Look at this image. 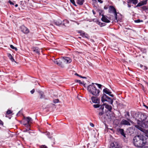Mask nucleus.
Returning <instances> with one entry per match:
<instances>
[{"label":"nucleus","instance_id":"4","mask_svg":"<svg viewBox=\"0 0 148 148\" xmlns=\"http://www.w3.org/2000/svg\"><path fill=\"white\" fill-rule=\"evenodd\" d=\"M94 84L92 83V84L89 85L87 87V90L90 92H100L99 89H97Z\"/></svg>","mask_w":148,"mask_h":148},{"label":"nucleus","instance_id":"8","mask_svg":"<svg viewBox=\"0 0 148 148\" xmlns=\"http://www.w3.org/2000/svg\"><path fill=\"white\" fill-rule=\"evenodd\" d=\"M21 31L25 34H27L29 32V30L27 28L23 25L21 26Z\"/></svg>","mask_w":148,"mask_h":148},{"label":"nucleus","instance_id":"13","mask_svg":"<svg viewBox=\"0 0 148 148\" xmlns=\"http://www.w3.org/2000/svg\"><path fill=\"white\" fill-rule=\"evenodd\" d=\"M116 9L112 5H110L109 8L108 12L110 13H112L113 14L116 12Z\"/></svg>","mask_w":148,"mask_h":148},{"label":"nucleus","instance_id":"5","mask_svg":"<svg viewBox=\"0 0 148 148\" xmlns=\"http://www.w3.org/2000/svg\"><path fill=\"white\" fill-rule=\"evenodd\" d=\"M111 99L110 97L107 96L106 95L104 94L101 97V100L102 102L107 101L109 102L111 104H112L113 103V100Z\"/></svg>","mask_w":148,"mask_h":148},{"label":"nucleus","instance_id":"51","mask_svg":"<svg viewBox=\"0 0 148 148\" xmlns=\"http://www.w3.org/2000/svg\"><path fill=\"white\" fill-rule=\"evenodd\" d=\"M127 115L128 116H130V114L129 113V112H127Z\"/></svg>","mask_w":148,"mask_h":148},{"label":"nucleus","instance_id":"1","mask_svg":"<svg viewBox=\"0 0 148 148\" xmlns=\"http://www.w3.org/2000/svg\"><path fill=\"white\" fill-rule=\"evenodd\" d=\"M138 125H136V127L139 130L142 131V128H148V116L144 113H140L138 114Z\"/></svg>","mask_w":148,"mask_h":148},{"label":"nucleus","instance_id":"29","mask_svg":"<svg viewBox=\"0 0 148 148\" xmlns=\"http://www.w3.org/2000/svg\"><path fill=\"white\" fill-rule=\"evenodd\" d=\"M70 2L71 3H72L75 6H77L76 5L75 2V0H70Z\"/></svg>","mask_w":148,"mask_h":148},{"label":"nucleus","instance_id":"2","mask_svg":"<svg viewBox=\"0 0 148 148\" xmlns=\"http://www.w3.org/2000/svg\"><path fill=\"white\" fill-rule=\"evenodd\" d=\"M147 139L143 136L139 135L136 136L133 138L134 145L138 147H141L147 143Z\"/></svg>","mask_w":148,"mask_h":148},{"label":"nucleus","instance_id":"42","mask_svg":"<svg viewBox=\"0 0 148 148\" xmlns=\"http://www.w3.org/2000/svg\"><path fill=\"white\" fill-rule=\"evenodd\" d=\"M30 129L29 128L25 130H24L23 131L24 132H28L29 130H30Z\"/></svg>","mask_w":148,"mask_h":148},{"label":"nucleus","instance_id":"12","mask_svg":"<svg viewBox=\"0 0 148 148\" xmlns=\"http://www.w3.org/2000/svg\"><path fill=\"white\" fill-rule=\"evenodd\" d=\"M130 122H131L132 121L131 120H129V121L125 120L123 119L122 120L121 122V124L122 125H130Z\"/></svg>","mask_w":148,"mask_h":148},{"label":"nucleus","instance_id":"34","mask_svg":"<svg viewBox=\"0 0 148 148\" xmlns=\"http://www.w3.org/2000/svg\"><path fill=\"white\" fill-rule=\"evenodd\" d=\"M12 113V111L10 110H8L7 111L6 113L8 114H9Z\"/></svg>","mask_w":148,"mask_h":148},{"label":"nucleus","instance_id":"21","mask_svg":"<svg viewBox=\"0 0 148 148\" xmlns=\"http://www.w3.org/2000/svg\"><path fill=\"white\" fill-rule=\"evenodd\" d=\"M8 56L12 62L15 61L14 59L11 54L8 53Z\"/></svg>","mask_w":148,"mask_h":148},{"label":"nucleus","instance_id":"11","mask_svg":"<svg viewBox=\"0 0 148 148\" xmlns=\"http://www.w3.org/2000/svg\"><path fill=\"white\" fill-rule=\"evenodd\" d=\"M92 102L95 103H99L100 102V99L97 97L92 96L91 98Z\"/></svg>","mask_w":148,"mask_h":148},{"label":"nucleus","instance_id":"19","mask_svg":"<svg viewBox=\"0 0 148 148\" xmlns=\"http://www.w3.org/2000/svg\"><path fill=\"white\" fill-rule=\"evenodd\" d=\"M54 24L57 25L59 26L62 24V21L60 19H58L54 22Z\"/></svg>","mask_w":148,"mask_h":148},{"label":"nucleus","instance_id":"62","mask_svg":"<svg viewBox=\"0 0 148 148\" xmlns=\"http://www.w3.org/2000/svg\"><path fill=\"white\" fill-rule=\"evenodd\" d=\"M141 148H148V147H145L144 148L142 147Z\"/></svg>","mask_w":148,"mask_h":148},{"label":"nucleus","instance_id":"15","mask_svg":"<svg viewBox=\"0 0 148 148\" xmlns=\"http://www.w3.org/2000/svg\"><path fill=\"white\" fill-rule=\"evenodd\" d=\"M110 148H119L118 145L116 142H114L111 144Z\"/></svg>","mask_w":148,"mask_h":148},{"label":"nucleus","instance_id":"53","mask_svg":"<svg viewBox=\"0 0 148 148\" xmlns=\"http://www.w3.org/2000/svg\"><path fill=\"white\" fill-rule=\"evenodd\" d=\"M81 78H84V79H86V77H83V76H82V77H81Z\"/></svg>","mask_w":148,"mask_h":148},{"label":"nucleus","instance_id":"28","mask_svg":"<svg viewBox=\"0 0 148 148\" xmlns=\"http://www.w3.org/2000/svg\"><path fill=\"white\" fill-rule=\"evenodd\" d=\"M98 24L101 26L102 27L105 26V24L103 23H101L100 22L98 23Z\"/></svg>","mask_w":148,"mask_h":148},{"label":"nucleus","instance_id":"52","mask_svg":"<svg viewBox=\"0 0 148 148\" xmlns=\"http://www.w3.org/2000/svg\"><path fill=\"white\" fill-rule=\"evenodd\" d=\"M125 29L128 30H131V29L129 28H125Z\"/></svg>","mask_w":148,"mask_h":148},{"label":"nucleus","instance_id":"27","mask_svg":"<svg viewBox=\"0 0 148 148\" xmlns=\"http://www.w3.org/2000/svg\"><path fill=\"white\" fill-rule=\"evenodd\" d=\"M10 47L12 49H14L15 51H17V49L16 47H14L13 45H10Z\"/></svg>","mask_w":148,"mask_h":148},{"label":"nucleus","instance_id":"50","mask_svg":"<svg viewBox=\"0 0 148 148\" xmlns=\"http://www.w3.org/2000/svg\"><path fill=\"white\" fill-rule=\"evenodd\" d=\"M146 136L147 137H148V131L147 132V133L146 134Z\"/></svg>","mask_w":148,"mask_h":148},{"label":"nucleus","instance_id":"44","mask_svg":"<svg viewBox=\"0 0 148 148\" xmlns=\"http://www.w3.org/2000/svg\"><path fill=\"white\" fill-rule=\"evenodd\" d=\"M98 2H100V3H102L103 2V1L101 0H97Z\"/></svg>","mask_w":148,"mask_h":148},{"label":"nucleus","instance_id":"63","mask_svg":"<svg viewBox=\"0 0 148 148\" xmlns=\"http://www.w3.org/2000/svg\"><path fill=\"white\" fill-rule=\"evenodd\" d=\"M49 132H48L47 133V134L48 135V137H49Z\"/></svg>","mask_w":148,"mask_h":148},{"label":"nucleus","instance_id":"58","mask_svg":"<svg viewBox=\"0 0 148 148\" xmlns=\"http://www.w3.org/2000/svg\"><path fill=\"white\" fill-rule=\"evenodd\" d=\"M37 92H42V91H40V90H38V91H37Z\"/></svg>","mask_w":148,"mask_h":148},{"label":"nucleus","instance_id":"23","mask_svg":"<svg viewBox=\"0 0 148 148\" xmlns=\"http://www.w3.org/2000/svg\"><path fill=\"white\" fill-rule=\"evenodd\" d=\"M40 98L41 99H46L45 96L44 94V93H39Z\"/></svg>","mask_w":148,"mask_h":148},{"label":"nucleus","instance_id":"7","mask_svg":"<svg viewBox=\"0 0 148 148\" xmlns=\"http://www.w3.org/2000/svg\"><path fill=\"white\" fill-rule=\"evenodd\" d=\"M53 61L55 64H56L58 66L62 68L64 67V66L62 64V62L59 59H54V60H53Z\"/></svg>","mask_w":148,"mask_h":148},{"label":"nucleus","instance_id":"37","mask_svg":"<svg viewBox=\"0 0 148 148\" xmlns=\"http://www.w3.org/2000/svg\"><path fill=\"white\" fill-rule=\"evenodd\" d=\"M41 148H47V146H46L45 145H42L40 146Z\"/></svg>","mask_w":148,"mask_h":148},{"label":"nucleus","instance_id":"16","mask_svg":"<svg viewBox=\"0 0 148 148\" xmlns=\"http://www.w3.org/2000/svg\"><path fill=\"white\" fill-rule=\"evenodd\" d=\"M102 105L103 106H105V108L108 109L109 111L110 112L111 111L112 109V107L111 106L106 103H103Z\"/></svg>","mask_w":148,"mask_h":148},{"label":"nucleus","instance_id":"61","mask_svg":"<svg viewBox=\"0 0 148 148\" xmlns=\"http://www.w3.org/2000/svg\"><path fill=\"white\" fill-rule=\"evenodd\" d=\"M93 13L94 14H95V12L93 10Z\"/></svg>","mask_w":148,"mask_h":148},{"label":"nucleus","instance_id":"17","mask_svg":"<svg viewBox=\"0 0 148 148\" xmlns=\"http://www.w3.org/2000/svg\"><path fill=\"white\" fill-rule=\"evenodd\" d=\"M32 50L33 51L37 53L38 54H40V49L37 47H33L32 48Z\"/></svg>","mask_w":148,"mask_h":148},{"label":"nucleus","instance_id":"32","mask_svg":"<svg viewBox=\"0 0 148 148\" xmlns=\"http://www.w3.org/2000/svg\"><path fill=\"white\" fill-rule=\"evenodd\" d=\"M138 2L137 0H133L132 2L134 4H136L138 3Z\"/></svg>","mask_w":148,"mask_h":148},{"label":"nucleus","instance_id":"14","mask_svg":"<svg viewBox=\"0 0 148 148\" xmlns=\"http://www.w3.org/2000/svg\"><path fill=\"white\" fill-rule=\"evenodd\" d=\"M102 17L101 18V20L107 23H109L110 22V21L107 18V17H106L103 14L102 15Z\"/></svg>","mask_w":148,"mask_h":148},{"label":"nucleus","instance_id":"57","mask_svg":"<svg viewBox=\"0 0 148 148\" xmlns=\"http://www.w3.org/2000/svg\"><path fill=\"white\" fill-rule=\"evenodd\" d=\"M75 75H77V76H79V75L77 73H75Z\"/></svg>","mask_w":148,"mask_h":148},{"label":"nucleus","instance_id":"49","mask_svg":"<svg viewBox=\"0 0 148 148\" xmlns=\"http://www.w3.org/2000/svg\"><path fill=\"white\" fill-rule=\"evenodd\" d=\"M52 91V90H49L47 92H51Z\"/></svg>","mask_w":148,"mask_h":148},{"label":"nucleus","instance_id":"54","mask_svg":"<svg viewBox=\"0 0 148 148\" xmlns=\"http://www.w3.org/2000/svg\"><path fill=\"white\" fill-rule=\"evenodd\" d=\"M128 6L129 8H130L131 7V5H130L128 4Z\"/></svg>","mask_w":148,"mask_h":148},{"label":"nucleus","instance_id":"56","mask_svg":"<svg viewBox=\"0 0 148 148\" xmlns=\"http://www.w3.org/2000/svg\"><path fill=\"white\" fill-rule=\"evenodd\" d=\"M144 106L147 109H148V107L146 105H145Z\"/></svg>","mask_w":148,"mask_h":148},{"label":"nucleus","instance_id":"9","mask_svg":"<svg viewBox=\"0 0 148 148\" xmlns=\"http://www.w3.org/2000/svg\"><path fill=\"white\" fill-rule=\"evenodd\" d=\"M62 59V61L65 64L69 63L72 61L70 58L66 57H63Z\"/></svg>","mask_w":148,"mask_h":148},{"label":"nucleus","instance_id":"41","mask_svg":"<svg viewBox=\"0 0 148 148\" xmlns=\"http://www.w3.org/2000/svg\"><path fill=\"white\" fill-rule=\"evenodd\" d=\"M90 125L92 127H93L94 126V125L92 123H90Z\"/></svg>","mask_w":148,"mask_h":148},{"label":"nucleus","instance_id":"36","mask_svg":"<svg viewBox=\"0 0 148 148\" xmlns=\"http://www.w3.org/2000/svg\"><path fill=\"white\" fill-rule=\"evenodd\" d=\"M107 94H108V95L112 97H114V95L113 94H111V93H106Z\"/></svg>","mask_w":148,"mask_h":148},{"label":"nucleus","instance_id":"55","mask_svg":"<svg viewBox=\"0 0 148 148\" xmlns=\"http://www.w3.org/2000/svg\"><path fill=\"white\" fill-rule=\"evenodd\" d=\"M77 98L79 99V100H80L81 99V98H80V97H79V96H77Z\"/></svg>","mask_w":148,"mask_h":148},{"label":"nucleus","instance_id":"39","mask_svg":"<svg viewBox=\"0 0 148 148\" xmlns=\"http://www.w3.org/2000/svg\"><path fill=\"white\" fill-rule=\"evenodd\" d=\"M83 37H85V38H88V35L87 34L85 33V35Z\"/></svg>","mask_w":148,"mask_h":148},{"label":"nucleus","instance_id":"64","mask_svg":"<svg viewBox=\"0 0 148 148\" xmlns=\"http://www.w3.org/2000/svg\"><path fill=\"white\" fill-rule=\"evenodd\" d=\"M79 76V77H80L81 78V77H82V76H81V75H79V76Z\"/></svg>","mask_w":148,"mask_h":148},{"label":"nucleus","instance_id":"18","mask_svg":"<svg viewBox=\"0 0 148 148\" xmlns=\"http://www.w3.org/2000/svg\"><path fill=\"white\" fill-rule=\"evenodd\" d=\"M118 132L120 133L124 137H125V134L124 132V130L122 129L119 128L117 129Z\"/></svg>","mask_w":148,"mask_h":148},{"label":"nucleus","instance_id":"26","mask_svg":"<svg viewBox=\"0 0 148 148\" xmlns=\"http://www.w3.org/2000/svg\"><path fill=\"white\" fill-rule=\"evenodd\" d=\"M114 14V16L115 19L116 20H117V13L116 11V12H115L114 13H113Z\"/></svg>","mask_w":148,"mask_h":148},{"label":"nucleus","instance_id":"47","mask_svg":"<svg viewBox=\"0 0 148 148\" xmlns=\"http://www.w3.org/2000/svg\"><path fill=\"white\" fill-rule=\"evenodd\" d=\"M76 82H79L80 83V81L79 80H76Z\"/></svg>","mask_w":148,"mask_h":148},{"label":"nucleus","instance_id":"45","mask_svg":"<svg viewBox=\"0 0 148 148\" xmlns=\"http://www.w3.org/2000/svg\"><path fill=\"white\" fill-rule=\"evenodd\" d=\"M82 31V30L78 31H77V32H78V33H80L81 34Z\"/></svg>","mask_w":148,"mask_h":148},{"label":"nucleus","instance_id":"25","mask_svg":"<svg viewBox=\"0 0 148 148\" xmlns=\"http://www.w3.org/2000/svg\"><path fill=\"white\" fill-rule=\"evenodd\" d=\"M145 4L146 3H144L143 2H140L136 6V7H140Z\"/></svg>","mask_w":148,"mask_h":148},{"label":"nucleus","instance_id":"35","mask_svg":"<svg viewBox=\"0 0 148 148\" xmlns=\"http://www.w3.org/2000/svg\"><path fill=\"white\" fill-rule=\"evenodd\" d=\"M85 35V33L83 31H82L80 35L82 36V37L84 36Z\"/></svg>","mask_w":148,"mask_h":148},{"label":"nucleus","instance_id":"31","mask_svg":"<svg viewBox=\"0 0 148 148\" xmlns=\"http://www.w3.org/2000/svg\"><path fill=\"white\" fill-rule=\"evenodd\" d=\"M53 102L54 103H58L59 102V100L58 99H54L53 101Z\"/></svg>","mask_w":148,"mask_h":148},{"label":"nucleus","instance_id":"48","mask_svg":"<svg viewBox=\"0 0 148 148\" xmlns=\"http://www.w3.org/2000/svg\"><path fill=\"white\" fill-rule=\"evenodd\" d=\"M104 8L105 9H108V7L106 6H105L104 7Z\"/></svg>","mask_w":148,"mask_h":148},{"label":"nucleus","instance_id":"30","mask_svg":"<svg viewBox=\"0 0 148 148\" xmlns=\"http://www.w3.org/2000/svg\"><path fill=\"white\" fill-rule=\"evenodd\" d=\"M100 106V105L99 104H95L93 105V107L95 108H99Z\"/></svg>","mask_w":148,"mask_h":148},{"label":"nucleus","instance_id":"3","mask_svg":"<svg viewBox=\"0 0 148 148\" xmlns=\"http://www.w3.org/2000/svg\"><path fill=\"white\" fill-rule=\"evenodd\" d=\"M97 85V86L98 87L100 90V92L101 91V89L103 88V92H115L110 87V88L108 89L106 88L105 87L101 84L95 83Z\"/></svg>","mask_w":148,"mask_h":148},{"label":"nucleus","instance_id":"33","mask_svg":"<svg viewBox=\"0 0 148 148\" xmlns=\"http://www.w3.org/2000/svg\"><path fill=\"white\" fill-rule=\"evenodd\" d=\"M134 22L135 23H140V22H143V20H140V19H138V20H135L134 21Z\"/></svg>","mask_w":148,"mask_h":148},{"label":"nucleus","instance_id":"6","mask_svg":"<svg viewBox=\"0 0 148 148\" xmlns=\"http://www.w3.org/2000/svg\"><path fill=\"white\" fill-rule=\"evenodd\" d=\"M24 119L27 122V123L25 124L24 125L26 126H30V123H32V118L28 116L26 117H24Z\"/></svg>","mask_w":148,"mask_h":148},{"label":"nucleus","instance_id":"22","mask_svg":"<svg viewBox=\"0 0 148 148\" xmlns=\"http://www.w3.org/2000/svg\"><path fill=\"white\" fill-rule=\"evenodd\" d=\"M143 10L145 11V12H147V11H148V7L146 6H144L142 7L141 8Z\"/></svg>","mask_w":148,"mask_h":148},{"label":"nucleus","instance_id":"20","mask_svg":"<svg viewBox=\"0 0 148 148\" xmlns=\"http://www.w3.org/2000/svg\"><path fill=\"white\" fill-rule=\"evenodd\" d=\"M84 0H77V3L80 5L83 4Z\"/></svg>","mask_w":148,"mask_h":148},{"label":"nucleus","instance_id":"60","mask_svg":"<svg viewBox=\"0 0 148 148\" xmlns=\"http://www.w3.org/2000/svg\"><path fill=\"white\" fill-rule=\"evenodd\" d=\"M54 96L55 97H57V96L56 95H54Z\"/></svg>","mask_w":148,"mask_h":148},{"label":"nucleus","instance_id":"10","mask_svg":"<svg viewBox=\"0 0 148 148\" xmlns=\"http://www.w3.org/2000/svg\"><path fill=\"white\" fill-rule=\"evenodd\" d=\"M104 109V107L103 105H101V107L99 109V118L101 117L104 114V112L103 110Z\"/></svg>","mask_w":148,"mask_h":148},{"label":"nucleus","instance_id":"24","mask_svg":"<svg viewBox=\"0 0 148 148\" xmlns=\"http://www.w3.org/2000/svg\"><path fill=\"white\" fill-rule=\"evenodd\" d=\"M140 68H141L142 69L146 70L147 69V67L145 66H143L142 64H140Z\"/></svg>","mask_w":148,"mask_h":148},{"label":"nucleus","instance_id":"43","mask_svg":"<svg viewBox=\"0 0 148 148\" xmlns=\"http://www.w3.org/2000/svg\"><path fill=\"white\" fill-rule=\"evenodd\" d=\"M35 91V90L34 89L30 91V92H34Z\"/></svg>","mask_w":148,"mask_h":148},{"label":"nucleus","instance_id":"38","mask_svg":"<svg viewBox=\"0 0 148 148\" xmlns=\"http://www.w3.org/2000/svg\"><path fill=\"white\" fill-rule=\"evenodd\" d=\"M92 94L93 95H96V96H98L99 95V93H92Z\"/></svg>","mask_w":148,"mask_h":148},{"label":"nucleus","instance_id":"40","mask_svg":"<svg viewBox=\"0 0 148 148\" xmlns=\"http://www.w3.org/2000/svg\"><path fill=\"white\" fill-rule=\"evenodd\" d=\"M8 2L10 4L13 5H14V3L10 0Z\"/></svg>","mask_w":148,"mask_h":148},{"label":"nucleus","instance_id":"59","mask_svg":"<svg viewBox=\"0 0 148 148\" xmlns=\"http://www.w3.org/2000/svg\"><path fill=\"white\" fill-rule=\"evenodd\" d=\"M18 6V5L17 4H16L15 5V7H16Z\"/></svg>","mask_w":148,"mask_h":148},{"label":"nucleus","instance_id":"46","mask_svg":"<svg viewBox=\"0 0 148 148\" xmlns=\"http://www.w3.org/2000/svg\"><path fill=\"white\" fill-rule=\"evenodd\" d=\"M3 122L0 120V125H3Z\"/></svg>","mask_w":148,"mask_h":148}]
</instances>
